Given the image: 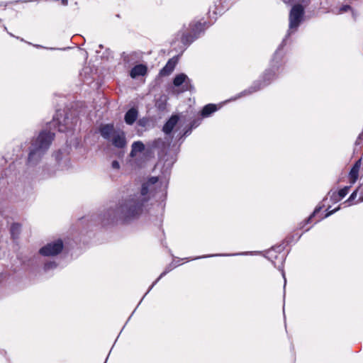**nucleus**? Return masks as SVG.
I'll return each mask as SVG.
<instances>
[{"label": "nucleus", "instance_id": "24", "mask_svg": "<svg viewBox=\"0 0 363 363\" xmlns=\"http://www.w3.org/2000/svg\"><path fill=\"white\" fill-rule=\"evenodd\" d=\"M199 121H194L191 124V128L197 127L199 125Z\"/></svg>", "mask_w": 363, "mask_h": 363}, {"label": "nucleus", "instance_id": "14", "mask_svg": "<svg viewBox=\"0 0 363 363\" xmlns=\"http://www.w3.org/2000/svg\"><path fill=\"white\" fill-rule=\"evenodd\" d=\"M176 63L177 62L174 59L169 60L167 65L160 71V74L162 76L169 75L174 70Z\"/></svg>", "mask_w": 363, "mask_h": 363}, {"label": "nucleus", "instance_id": "34", "mask_svg": "<svg viewBox=\"0 0 363 363\" xmlns=\"http://www.w3.org/2000/svg\"><path fill=\"white\" fill-rule=\"evenodd\" d=\"M160 166V163L157 164V167H158Z\"/></svg>", "mask_w": 363, "mask_h": 363}, {"label": "nucleus", "instance_id": "12", "mask_svg": "<svg viewBox=\"0 0 363 363\" xmlns=\"http://www.w3.org/2000/svg\"><path fill=\"white\" fill-rule=\"evenodd\" d=\"M138 118V111L133 108L127 111L125 115V121L128 125H132Z\"/></svg>", "mask_w": 363, "mask_h": 363}, {"label": "nucleus", "instance_id": "22", "mask_svg": "<svg viewBox=\"0 0 363 363\" xmlns=\"http://www.w3.org/2000/svg\"><path fill=\"white\" fill-rule=\"evenodd\" d=\"M20 228V226L18 224H13L12 226H11V233L12 234L14 233V231H17Z\"/></svg>", "mask_w": 363, "mask_h": 363}, {"label": "nucleus", "instance_id": "15", "mask_svg": "<svg viewBox=\"0 0 363 363\" xmlns=\"http://www.w3.org/2000/svg\"><path fill=\"white\" fill-rule=\"evenodd\" d=\"M217 111V107L214 104H208L205 106L202 110V116L204 117L209 116L212 113Z\"/></svg>", "mask_w": 363, "mask_h": 363}, {"label": "nucleus", "instance_id": "25", "mask_svg": "<svg viewBox=\"0 0 363 363\" xmlns=\"http://www.w3.org/2000/svg\"><path fill=\"white\" fill-rule=\"evenodd\" d=\"M329 194H330V198H331V199L333 201V202H335H335H336V201H335V199H338V196H333V192H332V193H329Z\"/></svg>", "mask_w": 363, "mask_h": 363}, {"label": "nucleus", "instance_id": "8", "mask_svg": "<svg viewBox=\"0 0 363 363\" xmlns=\"http://www.w3.org/2000/svg\"><path fill=\"white\" fill-rule=\"evenodd\" d=\"M116 132L118 130H116L111 124L104 125L100 128L101 136L108 140H111Z\"/></svg>", "mask_w": 363, "mask_h": 363}, {"label": "nucleus", "instance_id": "5", "mask_svg": "<svg viewBox=\"0 0 363 363\" xmlns=\"http://www.w3.org/2000/svg\"><path fill=\"white\" fill-rule=\"evenodd\" d=\"M173 84L175 87L179 88V90L176 91L177 94L190 90L191 86L189 78L183 73L175 76Z\"/></svg>", "mask_w": 363, "mask_h": 363}, {"label": "nucleus", "instance_id": "9", "mask_svg": "<svg viewBox=\"0 0 363 363\" xmlns=\"http://www.w3.org/2000/svg\"><path fill=\"white\" fill-rule=\"evenodd\" d=\"M361 166L360 160H358L350 172L349 177L351 184H354L359 176V171Z\"/></svg>", "mask_w": 363, "mask_h": 363}, {"label": "nucleus", "instance_id": "10", "mask_svg": "<svg viewBox=\"0 0 363 363\" xmlns=\"http://www.w3.org/2000/svg\"><path fill=\"white\" fill-rule=\"evenodd\" d=\"M147 72V67L143 65H138L135 66L130 71L132 78H136L139 76H144Z\"/></svg>", "mask_w": 363, "mask_h": 363}, {"label": "nucleus", "instance_id": "21", "mask_svg": "<svg viewBox=\"0 0 363 363\" xmlns=\"http://www.w3.org/2000/svg\"><path fill=\"white\" fill-rule=\"evenodd\" d=\"M357 190L354 191L351 195L349 197V199L346 201V202H351L352 201H353L356 197H357Z\"/></svg>", "mask_w": 363, "mask_h": 363}, {"label": "nucleus", "instance_id": "19", "mask_svg": "<svg viewBox=\"0 0 363 363\" xmlns=\"http://www.w3.org/2000/svg\"><path fill=\"white\" fill-rule=\"evenodd\" d=\"M55 267H56V264L55 262H47L45 264V269L48 270V269H52Z\"/></svg>", "mask_w": 363, "mask_h": 363}, {"label": "nucleus", "instance_id": "33", "mask_svg": "<svg viewBox=\"0 0 363 363\" xmlns=\"http://www.w3.org/2000/svg\"><path fill=\"white\" fill-rule=\"evenodd\" d=\"M352 16H354V18H355V15H354V13L352 12Z\"/></svg>", "mask_w": 363, "mask_h": 363}, {"label": "nucleus", "instance_id": "31", "mask_svg": "<svg viewBox=\"0 0 363 363\" xmlns=\"http://www.w3.org/2000/svg\"><path fill=\"white\" fill-rule=\"evenodd\" d=\"M155 283H156V281H155V282H154V283L152 284V285L151 286V287H150V288H149V290H151L152 287H153V286L155 284Z\"/></svg>", "mask_w": 363, "mask_h": 363}, {"label": "nucleus", "instance_id": "27", "mask_svg": "<svg viewBox=\"0 0 363 363\" xmlns=\"http://www.w3.org/2000/svg\"><path fill=\"white\" fill-rule=\"evenodd\" d=\"M174 160H172L168 163V164H167V165H168V167H167V168L170 167L173 164V163H174Z\"/></svg>", "mask_w": 363, "mask_h": 363}, {"label": "nucleus", "instance_id": "11", "mask_svg": "<svg viewBox=\"0 0 363 363\" xmlns=\"http://www.w3.org/2000/svg\"><path fill=\"white\" fill-rule=\"evenodd\" d=\"M179 118L177 116H172L169 121L164 124L163 127V131L166 134H169L172 132L176 124L177 123Z\"/></svg>", "mask_w": 363, "mask_h": 363}, {"label": "nucleus", "instance_id": "13", "mask_svg": "<svg viewBox=\"0 0 363 363\" xmlns=\"http://www.w3.org/2000/svg\"><path fill=\"white\" fill-rule=\"evenodd\" d=\"M145 149V145L140 141L134 142L132 145L131 152L130 156L135 157L138 153L142 152Z\"/></svg>", "mask_w": 363, "mask_h": 363}, {"label": "nucleus", "instance_id": "3", "mask_svg": "<svg viewBox=\"0 0 363 363\" xmlns=\"http://www.w3.org/2000/svg\"><path fill=\"white\" fill-rule=\"evenodd\" d=\"M304 14L303 7L300 5L294 6L289 13V28L287 35L295 32L303 20Z\"/></svg>", "mask_w": 363, "mask_h": 363}, {"label": "nucleus", "instance_id": "28", "mask_svg": "<svg viewBox=\"0 0 363 363\" xmlns=\"http://www.w3.org/2000/svg\"><path fill=\"white\" fill-rule=\"evenodd\" d=\"M282 276H283V277H284V286H285V285H286V280L285 274H284V272H282Z\"/></svg>", "mask_w": 363, "mask_h": 363}, {"label": "nucleus", "instance_id": "20", "mask_svg": "<svg viewBox=\"0 0 363 363\" xmlns=\"http://www.w3.org/2000/svg\"><path fill=\"white\" fill-rule=\"evenodd\" d=\"M350 9V6H347V5H345V6H342L340 8V10L338 12H336V13L339 14V13H344V12H346L348 10Z\"/></svg>", "mask_w": 363, "mask_h": 363}, {"label": "nucleus", "instance_id": "17", "mask_svg": "<svg viewBox=\"0 0 363 363\" xmlns=\"http://www.w3.org/2000/svg\"><path fill=\"white\" fill-rule=\"evenodd\" d=\"M320 210H321V207L315 208L313 213L307 219L306 223L310 222L311 220L312 219V218L315 217L320 212Z\"/></svg>", "mask_w": 363, "mask_h": 363}, {"label": "nucleus", "instance_id": "26", "mask_svg": "<svg viewBox=\"0 0 363 363\" xmlns=\"http://www.w3.org/2000/svg\"><path fill=\"white\" fill-rule=\"evenodd\" d=\"M285 4H289L294 2L295 0H283Z\"/></svg>", "mask_w": 363, "mask_h": 363}, {"label": "nucleus", "instance_id": "32", "mask_svg": "<svg viewBox=\"0 0 363 363\" xmlns=\"http://www.w3.org/2000/svg\"><path fill=\"white\" fill-rule=\"evenodd\" d=\"M359 201H363V198H359Z\"/></svg>", "mask_w": 363, "mask_h": 363}, {"label": "nucleus", "instance_id": "23", "mask_svg": "<svg viewBox=\"0 0 363 363\" xmlns=\"http://www.w3.org/2000/svg\"><path fill=\"white\" fill-rule=\"evenodd\" d=\"M112 167L114 169H119L120 165H119L118 162H117L116 160L113 161L112 162Z\"/></svg>", "mask_w": 363, "mask_h": 363}, {"label": "nucleus", "instance_id": "16", "mask_svg": "<svg viewBox=\"0 0 363 363\" xmlns=\"http://www.w3.org/2000/svg\"><path fill=\"white\" fill-rule=\"evenodd\" d=\"M350 186H345L340 189L337 193L334 191L333 196H338V199H335V201H339L343 199L349 192Z\"/></svg>", "mask_w": 363, "mask_h": 363}, {"label": "nucleus", "instance_id": "30", "mask_svg": "<svg viewBox=\"0 0 363 363\" xmlns=\"http://www.w3.org/2000/svg\"><path fill=\"white\" fill-rule=\"evenodd\" d=\"M164 274H165V272H163L162 274H161L160 277L155 281L157 282Z\"/></svg>", "mask_w": 363, "mask_h": 363}, {"label": "nucleus", "instance_id": "6", "mask_svg": "<svg viewBox=\"0 0 363 363\" xmlns=\"http://www.w3.org/2000/svg\"><path fill=\"white\" fill-rule=\"evenodd\" d=\"M191 33L189 34H182V42L184 44L191 43L195 38H197V35L199 32L203 30V25L200 22H197L190 26Z\"/></svg>", "mask_w": 363, "mask_h": 363}, {"label": "nucleus", "instance_id": "29", "mask_svg": "<svg viewBox=\"0 0 363 363\" xmlns=\"http://www.w3.org/2000/svg\"><path fill=\"white\" fill-rule=\"evenodd\" d=\"M62 3L63 5H67V0H62Z\"/></svg>", "mask_w": 363, "mask_h": 363}, {"label": "nucleus", "instance_id": "7", "mask_svg": "<svg viewBox=\"0 0 363 363\" xmlns=\"http://www.w3.org/2000/svg\"><path fill=\"white\" fill-rule=\"evenodd\" d=\"M111 141L116 147L122 148L125 147L126 145V140L124 132L121 130H118V132L115 133Z\"/></svg>", "mask_w": 363, "mask_h": 363}, {"label": "nucleus", "instance_id": "4", "mask_svg": "<svg viewBox=\"0 0 363 363\" xmlns=\"http://www.w3.org/2000/svg\"><path fill=\"white\" fill-rule=\"evenodd\" d=\"M63 248L61 240L50 242L40 250V253L44 256H54L59 254Z\"/></svg>", "mask_w": 363, "mask_h": 363}, {"label": "nucleus", "instance_id": "1", "mask_svg": "<svg viewBox=\"0 0 363 363\" xmlns=\"http://www.w3.org/2000/svg\"><path fill=\"white\" fill-rule=\"evenodd\" d=\"M157 182V177H151L143 184L140 193L119 201L114 208L108 209L106 213L107 220H127L139 216L155 190Z\"/></svg>", "mask_w": 363, "mask_h": 363}, {"label": "nucleus", "instance_id": "18", "mask_svg": "<svg viewBox=\"0 0 363 363\" xmlns=\"http://www.w3.org/2000/svg\"><path fill=\"white\" fill-rule=\"evenodd\" d=\"M340 209V207H337V208H335L334 210L333 211H328L323 217H320V218H318L317 220V221H319L321 219L324 218H327L330 216H331L332 214H333L335 212H336L337 211H338Z\"/></svg>", "mask_w": 363, "mask_h": 363}, {"label": "nucleus", "instance_id": "2", "mask_svg": "<svg viewBox=\"0 0 363 363\" xmlns=\"http://www.w3.org/2000/svg\"><path fill=\"white\" fill-rule=\"evenodd\" d=\"M53 140V134L43 131L32 140L28 158V164L34 166L41 160Z\"/></svg>", "mask_w": 363, "mask_h": 363}]
</instances>
